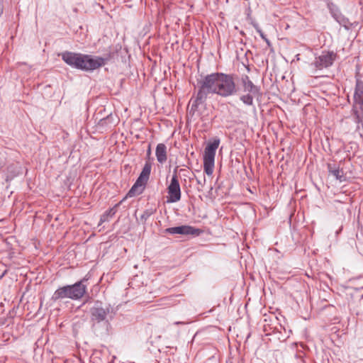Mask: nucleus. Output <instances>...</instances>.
<instances>
[{"mask_svg": "<svg viewBox=\"0 0 363 363\" xmlns=\"http://www.w3.org/2000/svg\"><path fill=\"white\" fill-rule=\"evenodd\" d=\"M328 168L330 174H331L337 179L340 180V182L345 179L344 172L342 169H340L338 167H336L335 164H328Z\"/></svg>", "mask_w": 363, "mask_h": 363, "instance_id": "ddd939ff", "label": "nucleus"}, {"mask_svg": "<svg viewBox=\"0 0 363 363\" xmlns=\"http://www.w3.org/2000/svg\"><path fill=\"white\" fill-rule=\"evenodd\" d=\"M176 298L177 296H169L162 298L161 301L163 305L174 306L177 303Z\"/></svg>", "mask_w": 363, "mask_h": 363, "instance_id": "4468645a", "label": "nucleus"}, {"mask_svg": "<svg viewBox=\"0 0 363 363\" xmlns=\"http://www.w3.org/2000/svg\"><path fill=\"white\" fill-rule=\"evenodd\" d=\"M119 204H116L115 206V207L112 208H110L109 210H108L107 211L105 212L106 214H107V216L108 217H112L113 216L115 215L116 212V207L118 206Z\"/></svg>", "mask_w": 363, "mask_h": 363, "instance_id": "dca6fc26", "label": "nucleus"}, {"mask_svg": "<svg viewBox=\"0 0 363 363\" xmlns=\"http://www.w3.org/2000/svg\"><path fill=\"white\" fill-rule=\"evenodd\" d=\"M152 169V164L150 162L147 161L143 168V170L138 178L135 184L132 186L130 190L128 193V196L130 197L135 196L140 194L145 188L147 182L149 179Z\"/></svg>", "mask_w": 363, "mask_h": 363, "instance_id": "20e7f679", "label": "nucleus"}, {"mask_svg": "<svg viewBox=\"0 0 363 363\" xmlns=\"http://www.w3.org/2000/svg\"><path fill=\"white\" fill-rule=\"evenodd\" d=\"M108 216H107V214H106L105 213L101 216V220H100V223H104L106 221L108 220Z\"/></svg>", "mask_w": 363, "mask_h": 363, "instance_id": "f3484780", "label": "nucleus"}, {"mask_svg": "<svg viewBox=\"0 0 363 363\" xmlns=\"http://www.w3.org/2000/svg\"><path fill=\"white\" fill-rule=\"evenodd\" d=\"M109 313L108 308H104L96 305L91 309V320L97 323L104 320Z\"/></svg>", "mask_w": 363, "mask_h": 363, "instance_id": "9d476101", "label": "nucleus"}, {"mask_svg": "<svg viewBox=\"0 0 363 363\" xmlns=\"http://www.w3.org/2000/svg\"><path fill=\"white\" fill-rule=\"evenodd\" d=\"M147 153L150 155V148H149V150H147Z\"/></svg>", "mask_w": 363, "mask_h": 363, "instance_id": "a211bd4d", "label": "nucleus"}, {"mask_svg": "<svg viewBox=\"0 0 363 363\" xmlns=\"http://www.w3.org/2000/svg\"><path fill=\"white\" fill-rule=\"evenodd\" d=\"M354 111L357 117L359 120L363 118V115H362L359 109L363 111V82H357L356 89L354 92Z\"/></svg>", "mask_w": 363, "mask_h": 363, "instance_id": "6e6552de", "label": "nucleus"}, {"mask_svg": "<svg viewBox=\"0 0 363 363\" xmlns=\"http://www.w3.org/2000/svg\"><path fill=\"white\" fill-rule=\"evenodd\" d=\"M155 155L157 161L160 164L164 163L167 160V147L163 143H160L156 147Z\"/></svg>", "mask_w": 363, "mask_h": 363, "instance_id": "9b49d317", "label": "nucleus"}, {"mask_svg": "<svg viewBox=\"0 0 363 363\" xmlns=\"http://www.w3.org/2000/svg\"><path fill=\"white\" fill-rule=\"evenodd\" d=\"M336 58V54L333 51L323 52L315 58L312 64L316 69H322L331 66Z\"/></svg>", "mask_w": 363, "mask_h": 363, "instance_id": "0eeeda50", "label": "nucleus"}, {"mask_svg": "<svg viewBox=\"0 0 363 363\" xmlns=\"http://www.w3.org/2000/svg\"><path fill=\"white\" fill-rule=\"evenodd\" d=\"M219 141H214L208 144L204 150L203 154V170L208 175H212L214 169L216 150L218 147Z\"/></svg>", "mask_w": 363, "mask_h": 363, "instance_id": "39448f33", "label": "nucleus"}, {"mask_svg": "<svg viewBox=\"0 0 363 363\" xmlns=\"http://www.w3.org/2000/svg\"><path fill=\"white\" fill-rule=\"evenodd\" d=\"M84 279L81 280L74 284L67 285L57 289L53 294L52 299L54 301L70 298L78 300L86 293V287L83 284Z\"/></svg>", "mask_w": 363, "mask_h": 363, "instance_id": "7ed1b4c3", "label": "nucleus"}, {"mask_svg": "<svg viewBox=\"0 0 363 363\" xmlns=\"http://www.w3.org/2000/svg\"><path fill=\"white\" fill-rule=\"evenodd\" d=\"M236 91V85L232 75L223 73L207 75L200 82L197 96L189 101L191 104L189 112L194 114L199 105L204 103L209 94H216L223 97H228L235 94Z\"/></svg>", "mask_w": 363, "mask_h": 363, "instance_id": "f257e3e1", "label": "nucleus"}, {"mask_svg": "<svg viewBox=\"0 0 363 363\" xmlns=\"http://www.w3.org/2000/svg\"><path fill=\"white\" fill-rule=\"evenodd\" d=\"M167 202L175 203L181 199V189L176 174L173 175L170 184L167 187Z\"/></svg>", "mask_w": 363, "mask_h": 363, "instance_id": "423d86ee", "label": "nucleus"}, {"mask_svg": "<svg viewBox=\"0 0 363 363\" xmlns=\"http://www.w3.org/2000/svg\"><path fill=\"white\" fill-rule=\"evenodd\" d=\"M257 95V94H252L251 93H248L247 94L241 96L240 99L244 104L247 105H252L253 103V98Z\"/></svg>", "mask_w": 363, "mask_h": 363, "instance_id": "2eb2a0df", "label": "nucleus"}, {"mask_svg": "<svg viewBox=\"0 0 363 363\" xmlns=\"http://www.w3.org/2000/svg\"><path fill=\"white\" fill-rule=\"evenodd\" d=\"M242 84L245 91L251 93L252 94H258V88L253 84L247 76L242 77Z\"/></svg>", "mask_w": 363, "mask_h": 363, "instance_id": "f8f14e48", "label": "nucleus"}, {"mask_svg": "<svg viewBox=\"0 0 363 363\" xmlns=\"http://www.w3.org/2000/svg\"><path fill=\"white\" fill-rule=\"evenodd\" d=\"M165 231L170 234H180V235H199L201 230L198 228H195L190 225H181L177 227L169 228Z\"/></svg>", "mask_w": 363, "mask_h": 363, "instance_id": "1a4fd4ad", "label": "nucleus"}, {"mask_svg": "<svg viewBox=\"0 0 363 363\" xmlns=\"http://www.w3.org/2000/svg\"><path fill=\"white\" fill-rule=\"evenodd\" d=\"M61 55L67 65L84 71H92L105 65V60L100 57L72 52H65Z\"/></svg>", "mask_w": 363, "mask_h": 363, "instance_id": "f03ea898", "label": "nucleus"}]
</instances>
